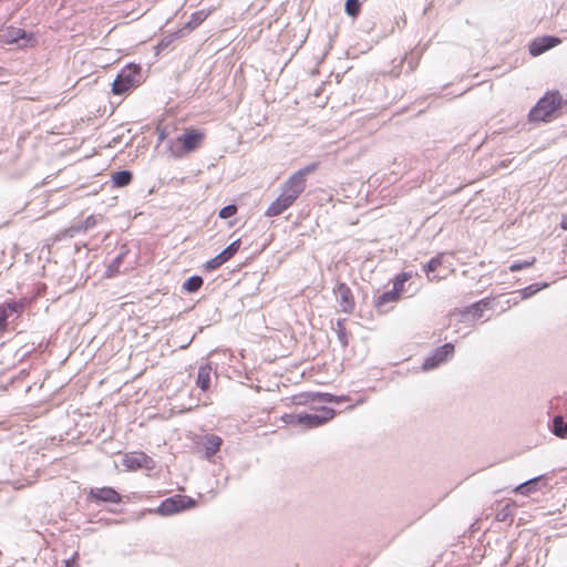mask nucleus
<instances>
[{
    "label": "nucleus",
    "instance_id": "nucleus-1",
    "mask_svg": "<svg viewBox=\"0 0 567 567\" xmlns=\"http://www.w3.org/2000/svg\"><path fill=\"white\" fill-rule=\"evenodd\" d=\"M319 167V163H311L290 175L281 185L279 195L267 207L265 215L276 217L291 207L307 187V176Z\"/></svg>",
    "mask_w": 567,
    "mask_h": 567
},
{
    "label": "nucleus",
    "instance_id": "nucleus-2",
    "mask_svg": "<svg viewBox=\"0 0 567 567\" xmlns=\"http://www.w3.org/2000/svg\"><path fill=\"white\" fill-rule=\"evenodd\" d=\"M206 140V132L194 126L186 127L181 135L169 142L168 150L175 158L199 150Z\"/></svg>",
    "mask_w": 567,
    "mask_h": 567
},
{
    "label": "nucleus",
    "instance_id": "nucleus-3",
    "mask_svg": "<svg viewBox=\"0 0 567 567\" xmlns=\"http://www.w3.org/2000/svg\"><path fill=\"white\" fill-rule=\"evenodd\" d=\"M563 106V97L558 91H548L529 111V122H549L555 118Z\"/></svg>",
    "mask_w": 567,
    "mask_h": 567
},
{
    "label": "nucleus",
    "instance_id": "nucleus-4",
    "mask_svg": "<svg viewBox=\"0 0 567 567\" xmlns=\"http://www.w3.org/2000/svg\"><path fill=\"white\" fill-rule=\"evenodd\" d=\"M142 69L138 64H127L117 74L112 84V92L116 95L125 94L141 84Z\"/></svg>",
    "mask_w": 567,
    "mask_h": 567
},
{
    "label": "nucleus",
    "instance_id": "nucleus-5",
    "mask_svg": "<svg viewBox=\"0 0 567 567\" xmlns=\"http://www.w3.org/2000/svg\"><path fill=\"white\" fill-rule=\"evenodd\" d=\"M0 42L3 44H17L20 49L34 48L38 44L33 32H27L21 28L13 25H3L0 28Z\"/></svg>",
    "mask_w": 567,
    "mask_h": 567
},
{
    "label": "nucleus",
    "instance_id": "nucleus-6",
    "mask_svg": "<svg viewBox=\"0 0 567 567\" xmlns=\"http://www.w3.org/2000/svg\"><path fill=\"white\" fill-rule=\"evenodd\" d=\"M195 505L196 502L189 496L174 495L164 499L159 504L157 513L161 515H173L182 511L193 508Z\"/></svg>",
    "mask_w": 567,
    "mask_h": 567
},
{
    "label": "nucleus",
    "instance_id": "nucleus-7",
    "mask_svg": "<svg viewBox=\"0 0 567 567\" xmlns=\"http://www.w3.org/2000/svg\"><path fill=\"white\" fill-rule=\"evenodd\" d=\"M336 415V412L331 408L322 406L318 410V413H300L298 416V424L306 429H312L326 424L331 421Z\"/></svg>",
    "mask_w": 567,
    "mask_h": 567
},
{
    "label": "nucleus",
    "instance_id": "nucleus-8",
    "mask_svg": "<svg viewBox=\"0 0 567 567\" xmlns=\"http://www.w3.org/2000/svg\"><path fill=\"white\" fill-rule=\"evenodd\" d=\"M122 464L127 471H137L140 468L152 470L155 466L154 460L144 452L126 453L122 460Z\"/></svg>",
    "mask_w": 567,
    "mask_h": 567
},
{
    "label": "nucleus",
    "instance_id": "nucleus-9",
    "mask_svg": "<svg viewBox=\"0 0 567 567\" xmlns=\"http://www.w3.org/2000/svg\"><path fill=\"white\" fill-rule=\"evenodd\" d=\"M292 405H309L313 402H339L336 395L321 392H302L289 398Z\"/></svg>",
    "mask_w": 567,
    "mask_h": 567
},
{
    "label": "nucleus",
    "instance_id": "nucleus-10",
    "mask_svg": "<svg viewBox=\"0 0 567 567\" xmlns=\"http://www.w3.org/2000/svg\"><path fill=\"white\" fill-rule=\"evenodd\" d=\"M443 256L439 255L432 258L426 265L423 266V270L426 275V278L431 282H439L443 279H446L453 270L450 267H444L442 275H436V272L442 268Z\"/></svg>",
    "mask_w": 567,
    "mask_h": 567
},
{
    "label": "nucleus",
    "instance_id": "nucleus-11",
    "mask_svg": "<svg viewBox=\"0 0 567 567\" xmlns=\"http://www.w3.org/2000/svg\"><path fill=\"white\" fill-rule=\"evenodd\" d=\"M89 499L95 503L118 504L122 502V495L113 487H94L89 492Z\"/></svg>",
    "mask_w": 567,
    "mask_h": 567
},
{
    "label": "nucleus",
    "instance_id": "nucleus-12",
    "mask_svg": "<svg viewBox=\"0 0 567 567\" xmlns=\"http://www.w3.org/2000/svg\"><path fill=\"white\" fill-rule=\"evenodd\" d=\"M334 293L339 298L340 309L344 313H351L355 302L350 287L344 282H339L334 288Z\"/></svg>",
    "mask_w": 567,
    "mask_h": 567
},
{
    "label": "nucleus",
    "instance_id": "nucleus-13",
    "mask_svg": "<svg viewBox=\"0 0 567 567\" xmlns=\"http://www.w3.org/2000/svg\"><path fill=\"white\" fill-rule=\"evenodd\" d=\"M560 42L561 40L559 38L550 35L537 38L530 42L529 53L533 56H538L547 50L558 45Z\"/></svg>",
    "mask_w": 567,
    "mask_h": 567
},
{
    "label": "nucleus",
    "instance_id": "nucleus-14",
    "mask_svg": "<svg viewBox=\"0 0 567 567\" xmlns=\"http://www.w3.org/2000/svg\"><path fill=\"white\" fill-rule=\"evenodd\" d=\"M454 352V346L452 343H445L441 348H439L433 357L427 358L423 364L425 370L433 369L441 362L445 361L449 355H452Z\"/></svg>",
    "mask_w": 567,
    "mask_h": 567
},
{
    "label": "nucleus",
    "instance_id": "nucleus-15",
    "mask_svg": "<svg viewBox=\"0 0 567 567\" xmlns=\"http://www.w3.org/2000/svg\"><path fill=\"white\" fill-rule=\"evenodd\" d=\"M23 305L19 301H10L0 305V332H4L8 326V318L14 312H20Z\"/></svg>",
    "mask_w": 567,
    "mask_h": 567
},
{
    "label": "nucleus",
    "instance_id": "nucleus-16",
    "mask_svg": "<svg viewBox=\"0 0 567 567\" xmlns=\"http://www.w3.org/2000/svg\"><path fill=\"white\" fill-rule=\"evenodd\" d=\"M210 374H212V367L209 364L199 367L198 372H197L196 384L203 391H207L210 386Z\"/></svg>",
    "mask_w": 567,
    "mask_h": 567
},
{
    "label": "nucleus",
    "instance_id": "nucleus-17",
    "mask_svg": "<svg viewBox=\"0 0 567 567\" xmlns=\"http://www.w3.org/2000/svg\"><path fill=\"white\" fill-rule=\"evenodd\" d=\"M210 14L209 10H199L190 16L188 22L184 25L183 30L193 31L199 27Z\"/></svg>",
    "mask_w": 567,
    "mask_h": 567
},
{
    "label": "nucleus",
    "instance_id": "nucleus-18",
    "mask_svg": "<svg viewBox=\"0 0 567 567\" xmlns=\"http://www.w3.org/2000/svg\"><path fill=\"white\" fill-rule=\"evenodd\" d=\"M401 298L392 290L383 292L374 300V307L380 311H385V306L389 303L398 302Z\"/></svg>",
    "mask_w": 567,
    "mask_h": 567
},
{
    "label": "nucleus",
    "instance_id": "nucleus-19",
    "mask_svg": "<svg viewBox=\"0 0 567 567\" xmlns=\"http://www.w3.org/2000/svg\"><path fill=\"white\" fill-rule=\"evenodd\" d=\"M223 443V440L214 434L207 435L204 439V447L207 457L215 455Z\"/></svg>",
    "mask_w": 567,
    "mask_h": 567
},
{
    "label": "nucleus",
    "instance_id": "nucleus-20",
    "mask_svg": "<svg viewBox=\"0 0 567 567\" xmlns=\"http://www.w3.org/2000/svg\"><path fill=\"white\" fill-rule=\"evenodd\" d=\"M412 278V274L411 272H406V271H403V272H400L398 274L394 279H393V286H392V291L395 292L396 296H399L401 298L404 289H405V284L406 281H409L410 279Z\"/></svg>",
    "mask_w": 567,
    "mask_h": 567
},
{
    "label": "nucleus",
    "instance_id": "nucleus-21",
    "mask_svg": "<svg viewBox=\"0 0 567 567\" xmlns=\"http://www.w3.org/2000/svg\"><path fill=\"white\" fill-rule=\"evenodd\" d=\"M112 182L115 187H125L132 182V173L128 171L116 172L112 175Z\"/></svg>",
    "mask_w": 567,
    "mask_h": 567
},
{
    "label": "nucleus",
    "instance_id": "nucleus-22",
    "mask_svg": "<svg viewBox=\"0 0 567 567\" xmlns=\"http://www.w3.org/2000/svg\"><path fill=\"white\" fill-rule=\"evenodd\" d=\"M553 433L561 439L567 437V422L564 421L563 416H555L553 420Z\"/></svg>",
    "mask_w": 567,
    "mask_h": 567
},
{
    "label": "nucleus",
    "instance_id": "nucleus-23",
    "mask_svg": "<svg viewBox=\"0 0 567 567\" xmlns=\"http://www.w3.org/2000/svg\"><path fill=\"white\" fill-rule=\"evenodd\" d=\"M240 245H241V240L240 239H236L229 246H227L219 255L224 258L225 261H228L240 249Z\"/></svg>",
    "mask_w": 567,
    "mask_h": 567
},
{
    "label": "nucleus",
    "instance_id": "nucleus-24",
    "mask_svg": "<svg viewBox=\"0 0 567 567\" xmlns=\"http://www.w3.org/2000/svg\"><path fill=\"white\" fill-rule=\"evenodd\" d=\"M203 282L204 280L200 276H193L184 282L183 288L188 292H196L200 289Z\"/></svg>",
    "mask_w": 567,
    "mask_h": 567
},
{
    "label": "nucleus",
    "instance_id": "nucleus-25",
    "mask_svg": "<svg viewBox=\"0 0 567 567\" xmlns=\"http://www.w3.org/2000/svg\"><path fill=\"white\" fill-rule=\"evenodd\" d=\"M344 10L349 16L355 18L360 13L361 3L359 0H347Z\"/></svg>",
    "mask_w": 567,
    "mask_h": 567
},
{
    "label": "nucleus",
    "instance_id": "nucleus-26",
    "mask_svg": "<svg viewBox=\"0 0 567 567\" xmlns=\"http://www.w3.org/2000/svg\"><path fill=\"white\" fill-rule=\"evenodd\" d=\"M536 262V258L533 257L530 258L529 260H524V261H520V262H514L509 266V271L512 272H516V271H519L522 269H526V268H529V267H533Z\"/></svg>",
    "mask_w": 567,
    "mask_h": 567
},
{
    "label": "nucleus",
    "instance_id": "nucleus-27",
    "mask_svg": "<svg viewBox=\"0 0 567 567\" xmlns=\"http://www.w3.org/2000/svg\"><path fill=\"white\" fill-rule=\"evenodd\" d=\"M536 481H537V478H534V480H530L528 482H525V483L518 485L515 488V493L528 495L529 493L534 492V485H535Z\"/></svg>",
    "mask_w": 567,
    "mask_h": 567
},
{
    "label": "nucleus",
    "instance_id": "nucleus-28",
    "mask_svg": "<svg viewBox=\"0 0 567 567\" xmlns=\"http://www.w3.org/2000/svg\"><path fill=\"white\" fill-rule=\"evenodd\" d=\"M226 261L224 260V258L218 254L217 256H215L205 264V269L208 271H213L218 269Z\"/></svg>",
    "mask_w": 567,
    "mask_h": 567
},
{
    "label": "nucleus",
    "instance_id": "nucleus-29",
    "mask_svg": "<svg viewBox=\"0 0 567 567\" xmlns=\"http://www.w3.org/2000/svg\"><path fill=\"white\" fill-rule=\"evenodd\" d=\"M237 213V206L236 205H228L221 208L218 213V216L221 219H227L231 216H234Z\"/></svg>",
    "mask_w": 567,
    "mask_h": 567
},
{
    "label": "nucleus",
    "instance_id": "nucleus-30",
    "mask_svg": "<svg viewBox=\"0 0 567 567\" xmlns=\"http://www.w3.org/2000/svg\"><path fill=\"white\" fill-rule=\"evenodd\" d=\"M298 416H300V414H285L282 415V421L286 423V424H298Z\"/></svg>",
    "mask_w": 567,
    "mask_h": 567
},
{
    "label": "nucleus",
    "instance_id": "nucleus-31",
    "mask_svg": "<svg viewBox=\"0 0 567 567\" xmlns=\"http://www.w3.org/2000/svg\"><path fill=\"white\" fill-rule=\"evenodd\" d=\"M96 224V219L94 216H89L86 219H85V228L87 227H91V226H94Z\"/></svg>",
    "mask_w": 567,
    "mask_h": 567
},
{
    "label": "nucleus",
    "instance_id": "nucleus-32",
    "mask_svg": "<svg viewBox=\"0 0 567 567\" xmlns=\"http://www.w3.org/2000/svg\"><path fill=\"white\" fill-rule=\"evenodd\" d=\"M560 226L563 229L567 230V213L563 215Z\"/></svg>",
    "mask_w": 567,
    "mask_h": 567
},
{
    "label": "nucleus",
    "instance_id": "nucleus-33",
    "mask_svg": "<svg viewBox=\"0 0 567 567\" xmlns=\"http://www.w3.org/2000/svg\"><path fill=\"white\" fill-rule=\"evenodd\" d=\"M64 567H75V564L73 560H66Z\"/></svg>",
    "mask_w": 567,
    "mask_h": 567
},
{
    "label": "nucleus",
    "instance_id": "nucleus-34",
    "mask_svg": "<svg viewBox=\"0 0 567 567\" xmlns=\"http://www.w3.org/2000/svg\"><path fill=\"white\" fill-rule=\"evenodd\" d=\"M337 399H340V401L338 403H341V402H344V401H348V398L347 396H336Z\"/></svg>",
    "mask_w": 567,
    "mask_h": 567
},
{
    "label": "nucleus",
    "instance_id": "nucleus-35",
    "mask_svg": "<svg viewBox=\"0 0 567 567\" xmlns=\"http://www.w3.org/2000/svg\"><path fill=\"white\" fill-rule=\"evenodd\" d=\"M444 267H445V266L442 264V268H440V270L436 272V275H442V272H443V268H444Z\"/></svg>",
    "mask_w": 567,
    "mask_h": 567
}]
</instances>
